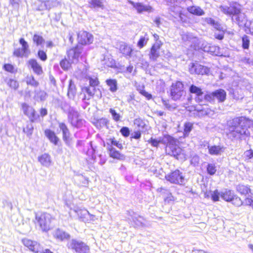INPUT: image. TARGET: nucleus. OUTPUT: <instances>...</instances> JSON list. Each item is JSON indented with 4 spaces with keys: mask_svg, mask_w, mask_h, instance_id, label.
I'll use <instances>...</instances> for the list:
<instances>
[{
    "mask_svg": "<svg viewBox=\"0 0 253 253\" xmlns=\"http://www.w3.org/2000/svg\"><path fill=\"white\" fill-rule=\"evenodd\" d=\"M248 121L244 117H237L227 122L228 137L232 140H245L250 135Z\"/></svg>",
    "mask_w": 253,
    "mask_h": 253,
    "instance_id": "1",
    "label": "nucleus"
},
{
    "mask_svg": "<svg viewBox=\"0 0 253 253\" xmlns=\"http://www.w3.org/2000/svg\"><path fill=\"white\" fill-rule=\"evenodd\" d=\"M82 51V46L79 45L67 51L68 59L65 58L60 61V65L62 69L65 71L68 70L72 63L77 62Z\"/></svg>",
    "mask_w": 253,
    "mask_h": 253,
    "instance_id": "2",
    "label": "nucleus"
},
{
    "mask_svg": "<svg viewBox=\"0 0 253 253\" xmlns=\"http://www.w3.org/2000/svg\"><path fill=\"white\" fill-rule=\"evenodd\" d=\"M54 218L47 212L35 213V219L34 221L36 226L42 232H47L50 229V224Z\"/></svg>",
    "mask_w": 253,
    "mask_h": 253,
    "instance_id": "3",
    "label": "nucleus"
},
{
    "mask_svg": "<svg viewBox=\"0 0 253 253\" xmlns=\"http://www.w3.org/2000/svg\"><path fill=\"white\" fill-rule=\"evenodd\" d=\"M162 141V144L167 145L166 147L167 154L177 158V156L181 153V149L176 144L177 140L169 135H165Z\"/></svg>",
    "mask_w": 253,
    "mask_h": 253,
    "instance_id": "4",
    "label": "nucleus"
},
{
    "mask_svg": "<svg viewBox=\"0 0 253 253\" xmlns=\"http://www.w3.org/2000/svg\"><path fill=\"white\" fill-rule=\"evenodd\" d=\"M170 94L171 99L174 101L182 100L186 95L182 83L177 81L173 83L170 88Z\"/></svg>",
    "mask_w": 253,
    "mask_h": 253,
    "instance_id": "5",
    "label": "nucleus"
},
{
    "mask_svg": "<svg viewBox=\"0 0 253 253\" xmlns=\"http://www.w3.org/2000/svg\"><path fill=\"white\" fill-rule=\"evenodd\" d=\"M67 247L68 249L75 251L76 253H88L89 252V248L83 242L76 239H72L70 240Z\"/></svg>",
    "mask_w": 253,
    "mask_h": 253,
    "instance_id": "6",
    "label": "nucleus"
},
{
    "mask_svg": "<svg viewBox=\"0 0 253 253\" xmlns=\"http://www.w3.org/2000/svg\"><path fill=\"white\" fill-rule=\"evenodd\" d=\"M166 179L171 183L182 184L185 180V176L179 170L176 169L165 176Z\"/></svg>",
    "mask_w": 253,
    "mask_h": 253,
    "instance_id": "7",
    "label": "nucleus"
},
{
    "mask_svg": "<svg viewBox=\"0 0 253 253\" xmlns=\"http://www.w3.org/2000/svg\"><path fill=\"white\" fill-rule=\"evenodd\" d=\"M19 43L22 45V48H18L14 50L13 55L17 57H28L30 53L29 45L26 41L23 39L19 40Z\"/></svg>",
    "mask_w": 253,
    "mask_h": 253,
    "instance_id": "8",
    "label": "nucleus"
},
{
    "mask_svg": "<svg viewBox=\"0 0 253 253\" xmlns=\"http://www.w3.org/2000/svg\"><path fill=\"white\" fill-rule=\"evenodd\" d=\"M219 8L225 14L237 15L240 13L241 6L237 2H232L229 6L221 5Z\"/></svg>",
    "mask_w": 253,
    "mask_h": 253,
    "instance_id": "9",
    "label": "nucleus"
},
{
    "mask_svg": "<svg viewBox=\"0 0 253 253\" xmlns=\"http://www.w3.org/2000/svg\"><path fill=\"white\" fill-rule=\"evenodd\" d=\"M127 214L131 217L134 224L139 227H145L148 225L147 220L142 216L137 214L132 211H128Z\"/></svg>",
    "mask_w": 253,
    "mask_h": 253,
    "instance_id": "10",
    "label": "nucleus"
},
{
    "mask_svg": "<svg viewBox=\"0 0 253 253\" xmlns=\"http://www.w3.org/2000/svg\"><path fill=\"white\" fill-rule=\"evenodd\" d=\"M181 38L183 42L190 44V45L193 46L195 49L199 47V40L192 33L188 32L183 33L181 35Z\"/></svg>",
    "mask_w": 253,
    "mask_h": 253,
    "instance_id": "11",
    "label": "nucleus"
},
{
    "mask_svg": "<svg viewBox=\"0 0 253 253\" xmlns=\"http://www.w3.org/2000/svg\"><path fill=\"white\" fill-rule=\"evenodd\" d=\"M189 71L191 74H207L209 72L207 67L202 66L197 63H192L189 65Z\"/></svg>",
    "mask_w": 253,
    "mask_h": 253,
    "instance_id": "12",
    "label": "nucleus"
},
{
    "mask_svg": "<svg viewBox=\"0 0 253 253\" xmlns=\"http://www.w3.org/2000/svg\"><path fill=\"white\" fill-rule=\"evenodd\" d=\"M162 45L161 41L156 42L151 47L149 54V59L152 61H156L160 56V49Z\"/></svg>",
    "mask_w": 253,
    "mask_h": 253,
    "instance_id": "13",
    "label": "nucleus"
},
{
    "mask_svg": "<svg viewBox=\"0 0 253 253\" xmlns=\"http://www.w3.org/2000/svg\"><path fill=\"white\" fill-rule=\"evenodd\" d=\"M78 40L79 43L85 45L91 43L93 41V37L91 34L86 31H80L78 34Z\"/></svg>",
    "mask_w": 253,
    "mask_h": 253,
    "instance_id": "14",
    "label": "nucleus"
},
{
    "mask_svg": "<svg viewBox=\"0 0 253 253\" xmlns=\"http://www.w3.org/2000/svg\"><path fill=\"white\" fill-rule=\"evenodd\" d=\"M24 245L34 253H41L42 249L39 244L36 241L25 238L22 240Z\"/></svg>",
    "mask_w": 253,
    "mask_h": 253,
    "instance_id": "15",
    "label": "nucleus"
},
{
    "mask_svg": "<svg viewBox=\"0 0 253 253\" xmlns=\"http://www.w3.org/2000/svg\"><path fill=\"white\" fill-rule=\"evenodd\" d=\"M82 90L87 94L89 97L87 98L88 100L94 96H96L98 98H101L102 97L101 91L99 87L97 86H85L82 89Z\"/></svg>",
    "mask_w": 253,
    "mask_h": 253,
    "instance_id": "16",
    "label": "nucleus"
},
{
    "mask_svg": "<svg viewBox=\"0 0 253 253\" xmlns=\"http://www.w3.org/2000/svg\"><path fill=\"white\" fill-rule=\"evenodd\" d=\"M28 66L33 69V72L38 75H41L42 74L43 71L42 66L38 63L37 61L35 59H31L28 60Z\"/></svg>",
    "mask_w": 253,
    "mask_h": 253,
    "instance_id": "17",
    "label": "nucleus"
},
{
    "mask_svg": "<svg viewBox=\"0 0 253 253\" xmlns=\"http://www.w3.org/2000/svg\"><path fill=\"white\" fill-rule=\"evenodd\" d=\"M53 236L54 238L60 241L68 240L70 237V235L68 233L59 228L56 229L53 232Z\"/></svg>",
    "mask_w": 253,
    "mask_h": 253,
    "instance_id": "18",
    "label": "nucleus"
},
{
    "mask_svg": "<svg viewBox=\"0 0 253 253\" xmlns=\"http://www.w3.org/2000/svg\"><path fill=\"white\" fill-rule=\"evenodd\" d=\"M22 109L24 114L31 119V122H34L36 119L35 110L26 104H23L22 105Z\"/></svg>",
    "mask_w": 253,
    "mask_h": 253,
    "instance_id": "19",
    "label": "nucleus"
},
{
    "mask_svg": "<svg viewBox=\"0 0 253 253\" xmlns=\"http://www.w3.org/2000/svg\"><path fill=\"white\" fill-rule=\"evenodd\" d=\"M58 126L60 130L62 132L63 140L67 143L69 141L71 136L69 129L64 123L59 122L58 123Z\"/></svg>",
    "mask_w": 253,
    "mask_h": 253,
    "instance_id": "20",
    "label": "nucleus"
},
{
    "mask_svg": "<svg viewBox=\"0 0 253 253\" xmlns=\"http://www.w3.org/2000/svg\"><path fill=\"white\" fill-rule=\"evenodd\" d=\"M38 161L41 164L45 167H49L51 164L50 156L46 153H44L38 157Z\"/></svg>",
    "mask_w": 253,
    "mask_h": 253,
    "instance_id": "21",
    "label": "nucleus"
},
{
    "mask_svg": "<svg viewBox=\"0 0 253 253\" xmlns=\"http://www.w3.org/2000/svg\"><path fill=\"white\" fill-rule=\"evenodd\" d=\"M44 134L47 137L50 142L53 143L55 145H58V143L59 141V139L56 135L55 132L53 131H52L49 129H46L44 130Z\"/></svg>",
    "mask_w": 253,
    "mask_h": 253,
    "instance_id": "22",
    "label": "nucleus"
},
{
    "mask_svg": "<svg viewBox=\"0 0 253 253\" xmlns=\"http://www.w3.org/2000/svg\"><path fill=\"white\" fill-rule=\"evenodd\" d=\"M204 21L207 24L212 26L214 28L219 31H223V27L222 25L217 21L213 19L208 17L204 19Z\"/></svg>",
    "mask_w": 253,
    "mask_h": 253,
    "instance_id": "23",
    "label": "nucleus"
},
{
    "mask_svg": "<svg viewBox=\"0 0 253 253\" xmlns=\"http://www.w3.org/2000/svg\"><path fill=\"white\" fill-rule=\"evenodd\" d=\"M209 152L212 155H219L224 151V148L220 146H208Z\"/></svg>",
    "mask_w": 253,
    "mask_h": 253,
    "instance_id": "24",
    "label": "nucleus"
},
{
    "mask_svg": "<svg viewBox=\"0 0 253 253\" xmlns=\"http://www.w3.org/2000/svg\"><path fill=\"white\" fill-rule=\"evenodd\" d=\"M77 93V89L73 82L70 80L68 85L67 95L70 99H74Z\"/></svg>",
    "mask_w": 253,
    "mask_h": 253,
    "instance_id": "25",
    "label": "nucleus"
},
{
    "mask_svg": "<svg viewBox=\"0 0 253 253\" xmlns=\"http://www.w3.org/2000/svg\"><path fill=\"white\" fill-rule=\"evenodd\" d=\"M214 98H216L219 102H223L226 96L225 91L222 89H219L213 91Z\"/></svg>",
    "mask_w": 253,
    "mask_h": 253,
    "instance_id": "26",
    "label": "nucleus"
},
{
    "mask_svg": "<svg viewBox=\"0 0 253 253\" xmlns=\"http://www.w3.org/2000/svg\"><path fill=\"white\" fill-rule=\"evenodd\" d=\"M109 155L111 157L113 158L114 159H117L120 160H122L125 159V157L124 155L121 154L120 152L117 151L114 148H113L112 146H110V148L109 149Z\"/></svg>",
    "mask_w": 253,
    "mask_h": 253,
    "instance_id": "27",
    "label": "nucleus"
},
{
    "mask_svg": "<svg viewBox=\"0 0 253 253\" xmlns=\"http://www.w3.org/2000/svg\"><path fill=\"white\" fill-rule=\"evenodd\" d=\"M187 10L190 13L198 16H202L205 14L204 10L199 6H192L188 7Z\"/></svg>",
    "mask_w": 253,
    "mask_h": 253,
    "instance_id": "28",
    "label": "nucleus"
},
{
    "mask_svg": "<svg viewBox=\"0 0 253 253\" xmlns=\"http://www.w3.org/2000/svg\"><path fill=\"white\" fill-rule=\"evenodd\" d=\"M130 3L133 5V6L135 8L137 11L139 13L142 12L143 11H149L151 7L149 6H146L142 4L141 3H135L134 2L131 1Z\"/></svg>",
    "mask_w": 253,
    "mask_h": 253,
    "instance_id": "29",
    "label": "nucleus"
},
{
    "mask_svg": "<svg viewBox=\"0 0 253 253\" xmlns=\"http://www.w3.org/2000/svg\"><path fill=\"white\" fill-rule=\"evenodd\" d=\"M234 195L233 192L230 190L225 189L221 192V197L227 202H230Z\"/></svg>",
    "mask_w": 253,
    "mask_h": 253,
    "instance_id": "30",
    "label": "nucleus"
},
{
    "mask_svg": "<svg viewBox=\"0 0 253 253\" xmlns=\"http://www.w3.org/2000/svg\"><path fill=\"white\" fill-rule=\"evenodd\" d=\"M89 4L90 8H99L101 9L104 8V5L102 0H91L89 1Z\"/></svg>",
    "mask_w": 253,
    "mask_h": 253,
    "instance_id": "31",
    "label": "nucleus"
},
{
    "mask_svg": "<svg viewBox=\"0 0 253 253\" xmlns=\"http://www.w3.org/2000/svg\"><path fill=\"white\" fill-rule=\"evenodd\" d=\"M75 211L77 213L79 217L83 221H84L86 219V216L89 214V212L85 209L78 208L75 210Z\"/></svg>",
    "mask_w": 253,
    "mask_h": 253,
    "instance_id": "32",
    "label": "nucleus"
},
{
    "mask_svg": "<svg viewBox=\"0 0 253 253\" xmlns=\"http://www.w3.org/2000/svg\"><path fill=\"white\" fill-rule=\"evenodd\" d=\"M120 50L124 55L129 57H130L132 51V48L129 46L125 44L121 45Z\"/></svg>",
    "mask_w": 253,
    "mask_h": 253,
    "instance_id": "33",
    "label": "nucleus"
},
{
    "mask_svg": "<svg viewBox=\"0 0 253 253\" xmlns=\"http://www.w3.org/2000/svg\"><path fill=\"white\" fill-rule=\"evenodd\" d=\"M107 84L109 86V89L112 92H115L118 89L117 82L116 80L109 79L106 80Z\"/></svg>",
    "mask_w": 253,
    "mask_h": 253,
    "instance_id": "34",
    "label": "nucleus"
},
{
    "mask_svg": "<svg viewBox=\"0 0 253 253\" xmlns=\"http://www.w3.org/2000/svg\"><path fill=\"white\" fill-rule=\"evenodd\" d=\"M236 189L242 195H247L251 192V189L248 186L243 185H238Z\"/></svg>",
    "mask_w": 253,
    "mask_h": 253,
    "instance_id": "35",
    "label": "nucleus"
},
{
    "mask_svg": "<svg viewBox=\"0 0 253 253\" xmlns=\"http://www.w3.org/2000/svg\"><path fill=\"white\" fill-rule=\"evenodd\" d=\"M189 91L191 93L195 94L198 97L201 96L203 94L202 89L194 84L190 86Z\"/></svg>",
    "mask_w": 253,
    "mask_h": 253,
    "instance_id": "36",
    "label": "nucleus"
},
{
    "mask_svg": "<svg viewBox=\"0 0 253 253\" xmlns=\"http://www.w3.org/2000/svg\"><path fill=\"white\" fill-rule=\"evenodd\" d=\"M35 99L40 101L45 100L47 96L46 93L43 90H35Z\"/></svg>",
    "mask_w": 253,
    "mask_h": 253,
    "instance_id": "37",
    "label": "nucleus"
},
{
    "mask_svg": "<svg viewBox=\"0 0 253 253\" xmlns=\"http://www.w3.org/2000/svg\"><path fill=\"white\" fill-rule=\"evenodd\" d=\"M26 82L27 84L31 86L37 87L39 85V83L35 80L34 77L32 75L27 76L26 78Z\"/></svg>",
    "mask_w": 253,
    "mask_h": 253,
    "instance_id": "38",
    "label": "nucleus"
},
{
    "mask_svg": "<svg viewBox=\"0 0 253 253\" xmlns=\"http://www.w3.org/2000/svg\"><path fill=\"white\" fill-rule=\"evenodd\" d=\"M33 40L37 46L42 44L44 42L42 37L37 34L34 35Z\"/></svg>",
    "mask_w": 253,
    "mask_h": 253,
    "instance_id": "39",
    "label": "nucleus"
},
{
    "mask_svg": "<svg viewBox=\"0 0 253 253\" xmlns=\"http://www.w3.org/2000/svg\"><path fill=\"white\" fill-rule=\"evenodd\" d=\"M184 126V135L188 136L193 128V124L190 122H186L185 123Z\"/></svg>",
    "mask_w": 253,
    "mask_h": 253,
    "instance_id": "40",
    "label": "nucleus"
},
{
    "mask_svg": "<svg viewBox=\"0 0 253 253\" xmlns=\"http://www.w3.org/2000/svg\"><path fill=\"white\" fill-rule=\"evenodd\" d=\"M47 10L57 6L59 4V2L57 0H45Z\"/></svg>",
    "mask_w": 253,
    "mask_h": 253,
    "instance_id": "41",
    "label": "nucleus"
},
{
    "mask_svg": "<svg viewBox=\"0 0 253 253\" xmlns=\"http://www.w3.org/2000/svg\"><path fill=\"white\" fill-rule=\"evenodd\" d=\"M109 112L112 115L113 120H114L115 122H118L121 121L122 116L120 114L117 113L114 109L110 108L109 109Z\"/></svg>",
    "mask_w": 253,
    "mask_h": 253,
    "instance_id": "42",
    "label": "nucleus"
},
{
    "mask_svg": "<svg viewBox=\"0 0 253 253\" xmlns=\"http://www.w3.org/2000/svg\"><path fill=\"white\" fill-rule=\"evenodd\" d=\"M36 5H37L36 9L38 10H47L45 1L39 0L36 2Z\"/></svg>",
    "mask_w": 253,
    "mask_h": 253,
    "instance_id": "43",
    "label": "nucleus"
},
{
    "mask_svg": "<svg viewBox=\"0 0 253 253\" xmlns=\"http://www.w3.org/2000/svg\"><path fill=\"white\" fill-rule=\"evenodd\" d=\"M34 126L32 123L28 124L26 128H23V131L26 133L27 135L30 136L33 133Z\"/></svg>",
    "mask_w": 253,
    "mask_h": 253,
    "instance_id": "44",
    "label": "nucleus"
},
{
    "mask_svg": "<svg viewBox=\"0 0 253 253\" xmlns=\"http://www.w3.org/2000/svg\"><path fill=\"white\" fill-rule=\"evenodd\" d=\"M230 202L237 207H240L243 204V202L240 198L236 195H234Z\"/></svg>",
    "mask_w": 253,
    "mask_h": 253,
    "instance_id": "45",
    "label": "nucleus"
},
{
    "mask_svg": "<svg viewBox=\"0 0 253 253\" xmlns=\"http://www.w3.org/2000/svg\"><path fill=\"white\" fill-rule=\"evenodd\" d=\"M7 84L9 87L15 90L17 89L19 87L18 82L12 79H9L7 81Z\"/></svg>",
    "mask_w": 253,
    "mask_h": 253,
    "instance_id": "46",
    "label": "nucleus"
},
{
    "mask_svg": "<svg viewBox=\"0 0 253 253\" xmlns=\"http://www.w3.org/2000/svg\"><path fill=\"white\" fill-rule=\"evenodd\" d=\"M207 170L209 174L213 175L216 171V167L214 164H209L207 166Z\"/></svg>",
    "mask_w": 253,
    "mask_h": 253,
    "instance_id": "47",
    "label": "nucleus"
},
{
    "mask_svg": "<svg viewBox=\"0 0 253 253\" xmlns=\"http://www.w3.org/2000/svg\"><path fill=\"white\" fill-rule=\"evenodd\" d=\"M164 139V136L162 137L159 138L158 139H153L151 138L149 141V143H151V145L154 147H157L159 144H162V140Z\"/></svg>",
    "mask_w": 253,
    "mask_h": 253,
    "instance_id": "48",
    "label": "nucleus"
},
{
    "mask_svg": "<svg viewBox=\"0 0 253 253\" xmlns=\"http://www.w3.org/2000/svg\"><path fill=\"white\" fill-rule=\"evenodd\" d=\"M200 158L197 155H194L191 156V159L190 160L191 165L194 167L197 166L199 164Z\"/></svg>",
    "mask_w": 253,
    "mask_h": 253,
    "instance_id": "49",
    "label": "nucleus"
},
{
    "mask_svg": "<svg viewBox=\"0 0 253 253\" xmlns=\"http://www.w3.org/2000/svg\"><path fill=\"white\" fill-rule=\"evenodd\" d=\"M148 41V38L145 37H141L139 40L137 42V46L140 48H142L146 44Z\"/></svg>",
    "mask_w": 253,
    "mask_h": 253,
    "instance_id": "50",
    "label": "nucleus"
},
{
    "mask_svg": "<svg viewBox=\"0 0 253 253\" xmlns=\"http://www.w3.org/2000/svg\"><path fill=\"white\" fill-rule=\"evenodd\" d=\"M211 46V44L210 43H208L207 42H204L201 46L199 45V47L197 48H201L204 51L209 52L210 50V47Z\"/></svg>",
    "mask_w": 253,
    "mask_h": 253,
    "instance_id": "51",
    "label": "nucleus"
},
{
    "mask_svg": "<svg viewBox=\"0 0 253 253\" xmlns=\"http://www.w3.org/2000/svg\"><path fill=\"white\" fill-rule=\"evenodd\" d=\"M242 46L244 49H248L249 47L250 40L247 36H245L242 38Z\"/></svg>",
    "mask_w": 253,
    "mask_h": 253,
    "instance_id": "52",
    "label": "nucleus"
},
{
    "mask_svg": "<svg viewBox=\"0 0 253 253\" xmlns=\"http://www.w3.org/2000/svg\"><path fill=\"white\" fill-rule=\"evenodd\" d=\"M89 86H97L98 87L99 82L97 78H89Z\"/></svg>",
    "mask_w": 253,
    "mask_h": 253,
    "instance_id": "53",
    "label": "nucleus"
},
{
    "mask_svg": "<svg viewBox=\"0 0 253 253\" xmlns=\"http://www.w3.org/2000/svg\"><path fill=\"white\" fill-rule=\"evenodd\" d=\"M108 144L110 143L111 145L116 146L118 148L120 149H122L123 148L122 144L119 143L118 141H117L115 138H111L108 140Z\"/></svg>",
    "mask_w": 253,
    "mask_h": 253,
    "instance_id": "54",
    "label": "nucleus"
},
{
    "mask_svg": "<svg viewBox=\"0 0 253 253\" xmlns=\"http://www.w3.org/2000/svg\"><path fill=\"white\" fill-rule=\"evenodd\" d=\"M162 103L165 106V107L168 110L170 111L173 110L175 108V106L174 105H170L169 103V100H164L162 99Z\"/></svg>",
    "mask_w": 253,
    "mask_h": 253,
    "instance_id": "55",
    "label": "nucleus"
},
{
    "mask_svg": "<svg viewBox=\"0 0 253 253\" xmlns=\"http://www.w3.org/2000/svg\"><path fill=\"white\" fill-rule=\"evenodd\" d=\"M219 196H221V192H218L217 190H214L211 195L212 200L214 202L219 200Z\"/></svg>",
    "mask_w": 253,
    "mask_h": 253,
    "instance_id": "56",
    "label": "nucleus"
},
{
    "mask_svg": "<svg viewBox=\"0 0 253 253\" xmlns=\"http://www.w3.org/2000/svg\"><path fill=\"white\" fill-rule=\"evenodd\" d=\"M4 69L7 72L13 73L16 72V70L15 69L14 66L10 64H6L3 66Z\"/></svg>",
    "mask_w": 253,
    "mask_h": 253,
    "instance_id": "57",
    "label": "nucleus"
},
{
    "mask_svg": "<svg viewBox=\"0 0 253 253\" xmlns=\"http://www.w3.org/2000/svg\"><path fill=\"white\" fill-rule=\"evenodd\" d=\"M38 56L42 61H44L47 59L46 54L43 50H39L38 52Z\"/></svg>",
    "mask_w": 253,
    "mask_h": 253,
    "instance_id": "58",
    "label": "nucleus"
},
{
    "mask_svg": "<svg viewBox=\"0 0 253 253\" xmlns=\"http://www.w3.org/2000/svg\"><path fill=\"white\" fill-rule=\"evenodd\" d=\"M210 49V50L209 51V52L211 53V54L217 55L219 53L218 50H219V47H218L211 45Z\"/></svg>",
    "mask_w": 253,
    "mask_h": 253,
    "instance_id": "59",
    "label": "nucleus"
},
{
    "mask_svg": "<svg viewBox=\"0 0 253 253\" xmlns=\"http://www.w3.org/2000/svg\"><path fill=\"white\" fill-rule=\"evenodd\" d=\"M120 132L122 133V134L125 136V137H127L129 135V128L127 127H123L121 130Z\"/></svg>",
    "mask_w": 253,
    "mask_h": 253,
    "instance_id": "60",
    "label": "nucleus"
},
{
    "mask_svg": "<svg viewBox=\"0 0 253 253\" xmlns=\"http://www.w3.org/2000/svg\"><path fill=\"white\" fill-rule=\"evenodd\" d=\"M204 98H205V100H206L207 101H208L211 102V101L214 100V94H213V92H212V93H211L210 94H206L204 96Z\"/></svg>",
    "mask_w": 253,
    "mask_h": 253,
    "instance_id": "61",
    "label": "nucleus"
},
{
    "mask_svg": "<svg viewBox=\"0 0 253 253\" xmlns=\"http://www.w3.org/2000/svg\"><path fill=\"white\" fill-rule=\"evenodd\" d=\"M158 190L163 194L166 195L168 198H169V196L171 195L169 190L165 189L163 188H160V189H158Z\"/></svg>",
    "mask_w": 253,
    "mask_h": 253,
    "instance_id": "62",
    "label": "nucleus"
},
{
    "mask_svg": "<svg viewBox=\"0 0 253 253\" xmlns=\"http://www.w3.org/2000/svg\"><path fill=\"white\" fill-rule=\"evenodd\" d=\"M134 124L138 127H140L141 126H143V122L140 118L135 119L134 120Z\"/></svg>",
    "mask_w": 253,
    "mask_h": 253,
    "instance_id": "63",
    "label": "nucleus"
},
{
    "mask_svg": "<svg viewBox=\"0 0 253 253\" xmlns=\"http://www.w3.org/2000/svg\"><path fill=\"white\" fill-rule=\"evenodd\" d=\"M131 135L132 138L138 139L141 137V134L139 131H137L132 133Z\"/></svg>",
    "mask_w": 253,
    "mask_h": 253,
    "instance_id": "64",
    "label": "nucleus"
}]
</instances>
